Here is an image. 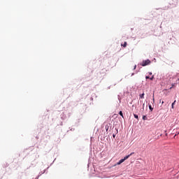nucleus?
<instances>
[{
    "label": "nucleus",
    "instance_id": "f257e3e1",
    "mask_svg": "<svg viewBox=\"0 0 179 179\" xmlns=\"http://www.w3.org/2000/svg\"><path fill=\"white\" fill-rule=\"evenodd\" d=\"M135 152H131L130 155L125 156L124 159H120L117 163V165L120 166V164H122V163H124V160H127V159H129L130 156H132Z\"/></svg>",
    "mask_w": 179,
    "mask_h": 179
},
{
    "label": "nucleus",
    "instance_id": "f03ea898",
    "mask_svg": "<svg viewBox=\"0 0 179 179\" xmlns=\"http://www.w3.org/2000/svg\"><path fill=\"white\" fill-rule=\"evenodd\" d=\"M150 62H150V59L143 60V62L141 63V66H146L148 65H150Z\"/></svg>",
    "mask_w": 179,
    "mask_h": 179
},
{
    "label": "nucleus",
    "instance_id": "7ed1b4c3",
    "mask_svg": "<svg viewBox=\"0 0 179 179\" xmlns=\"http://www.w3.org/2000/svg\"><path fill=\"white\" fill-rule=\"evenodd\" d=\"M140 99H145V93H143L139 95Z\"/></svg>",
    "mask_w": 179,
    "mask_h": 179
},
{
    "label": "nucleus",
    "instance_id": "20e7f679",
    "mask_svg": "<svg viewBox=\"0 0 179 179\" xmlns=\"http://www.w3.org/2000/svg\"><path fill=\"white\" fill-rule=\"evenodd\" d=\"M121 46L125 48V47H127V42H124V44L121 45Z\"/></svg>",
    "mask_w": 179,
    "mask_h": 179
},
{
    "label": "nucleus",
    "instance_id": "39448f33",
    "mask_svg": "<svg viewBox=\"0 0 179 179\" xmlns=\"http://www.w3.org/2000/svg\"><path fill=\"white\" fill-rule=\"evenodd\" d=\"M134 118H136V120H139V117L138 116V115L134 114Z\"/></svg>",
    "mask_w": 179,
    "mask_h": 179
},
{
    "label": "nucleus",
    "instance_id": "423d86ee",
    "mask_svg": "<svg viewBox=\"0 0 179 179\" xmlns=\"http://www.w3.org/2000/svg\"><path fill=\"white\" fill-rule=\"evenodd\" d=\"M143 120L144 121H146V120H148V117H146V115H143Z\"/></svg>",
    "mask_w": 179,
    "mask_h": 179
},
{
    "label": "nucleus",
    "instance_id": "0eeeda50",
    "mask_svg": "<svg viewBox=\"0 0 179 179\" xmlns=\"http://www.w3.org/2000/svg\"><path fill=\"white\" fill-rule=\"evenodd\" d=\"M119 114L120 115H121V117H122V118H124V115L122 114V111H120Z\"/></svg>",
    "mask_w": 179,
    "mask_h": 179
},
{
    "label": "nucleus",
    "instance_id": "6e6552de",
    "mask_svg": "<svg viewBox=\"0 0 179 179\" xmlns=\"http://www.w3.org/2000/svg\"><path fill=\"white\" fill-rule=\"evenodd\" d=\"M176 104V101H174L171 105V108H174V105Z\"/></svg>",
    "mask_w": 179,
    "mask_h": 179
},
{
    "label": "nucleus",
    "instance_id": "1a4fd4ad",
    "mask_svg": "<svg viewBox=\"0 0 179 179\" xmlns=\"http://www.w3.org/2000/svg\"><path fill=\"white\" fill-rule=\"evenodd\" d=\"M149 108L150 111H153V108H152V105H149Z\"/></svg>",
    "mask_w": 179,
    "mask_h": 179
},
{
    "label": "nucleus",
    "instance_id": "9d476101",
    "mask_svg": "<svg viewBox=\"0 0 179 179\" xmlns=\"http://www.w3.org/2000/svg\"><path fill=\"white\" fill-rule=\"evenodd\" d=\"M150 80H153V79H155V76H152L151 78H150Z\"/></svg>",
    "mask_w": 179,
    "mask_h": 179
},
{
    "label": "nucleus",
    "instance_id": "9b49d317",
    "mask_svg": "<svg viewBox=\"0 0 179 179\" xmlns=\"http://www.w3.org/2000/svg\"><path fill=\"white\" fill-rule=\"evenodd\" d=\"M145 79H150V77H149V76H145Z\"/></svg>",
    "mask_w": 179,
    "mask_h": 179
},
{
    "label": "nucleus",
    "instance_id": "f8f14e48",
    "mask_svg": "<svg viewBox=\"0 0 179 179\" xmlns=\"http://www.w3.org/2000/svg\"><path fill=\"white\" fill-rule=\"evenodd\" d=\"M176 84H173L172 87H170V89H173V87L175 86Z\"/></svg>",
    "mask_w": 179,
    "mask_h": 179
},
{
    "label": "nucleus",
    "instance_id": "ddd939ff",
    "mask_svg": "<svg viewBox=\"0 0 179 179\" xmlns=\"http://www.w3.org/2000/svg\"><path fill=\"white\" fill-rule=\"evenodd\" d=\"M134 69H136V65L134 66Z\"/></svg>",
    "mask_w": 179,
    "mask_h": 179
},
{
    "label": "nucleus",
    "instance_id": "4468645a",
    "mask_svg": "<svg viewBox=\"0 0 179 179\" xmlns=\"http://www.w3.org/2000/svg\"><path fill=\"white\" fill-rule=\"evenodd\" d=\"M113 138H115V134H113Z\"/></svg>",
    "mask_w": 179,
    "mask_h": 179
},
{
    "label": "nucleus",
    "instance_id": "2eb2a0df",
    "mask_svg": "<svg viewBox=\"0 0 179 179\" xmlns=\"http://www.w3.org/2000/svg\"><path fill=\"white\" fill-rule=\"evenodd\" d=\"M162 104H164V101H162Z\"/></svg>",
    "mask_w": 179,
    "mask_h": 179
},
{
    "label": "nucleus",
    "instance_id": "dca6fc26",
    "mask_svg": "<svg viewBox=\"0 0 179 179\" xmlns=\"http://www.w3.org/2000/svg\"><path fill=\"white\" fill-rule=\"evenodd\" d=\"M149 75H152V72L149 73Z\"/></svg>",
    "mask_w": 179,
    "mask_h": 179
},
{
    "label": "nucleus",
    "instance_id": "f3484780",
    "mask_svg": "<svg viewBox=\"0 0 179 179\" xmlns=\"http://www.w3.org/2000/svg\"><path fill=\"white\" fill-rule=\"evenodd\" d=\"M153 101L155 102V98H153Z\"/></svg>",
    "mask_w": 179,
    "mask_h": 179
},
{
    "label": "nucleus",
    "instance_id": "a211bd4d",
    "mask_svg": "<svg viewBox=\"0 0 179 179\" xmlns=\"http://www.w3.org/2000/svg\"><path fill=\"white\" fill-rule=\"evenodd\" d=\"M165 135H166V136H167V133Z\"/></svg>",
    "mask_w": 179,
    "mask_h": 179
},
{
    "label": "nucleus",
    "instance_id": "6ab92c4d",
    "mask_svg": "<svg viewBox=\"0 0 179 179\" xmlns=\"http://www.w3.org/2000/svg\"><path fill=\"white\" fill-rule=\"evenodd\" d=\"M179 134V131H178V134Z\"/></svg>",
    "mask_w": 179,
    "mask_h": 179
}]
</instances>
